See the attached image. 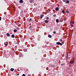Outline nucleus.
Masks as SVG:
<instances>
[{
	"mask_svg": "<svg viewBox=\"0 0 76 76\" xmlns=\"http://www.w3.org/2000/svg\"><path fill=\"white\" fill-rule=\"evenodd\" d=\"M14 53H15V51H14Z\"/></svg>",
	"mask_w": 76,
	"mask_h": 76,
	"instance_id": "37",
	"label": "nucleus"
},
{
	"mask_svg": "<svg viewBox=\"0 0 76 76\" xmlns=\"http://www.w3.org/2000/svg\"><path fill=\"white\" fill-rule=\"evenodd\" d=\"M72 24H73V23H74V22H72Z\"/></svg>",
	"mask_w": 76,
	"mask_h": 76,
	"instance_id": "34",
	"label": "nucleus"
},
{
	"mask_svg": "<svg viewBox=\"0 0 76 76\" xmlns=\"http://www.w3.org/2000/svg\"><path fill=\"white\" fill-rule=\"evenodd\" d=\"M23 0H20L19 1V3H23Z\"/></svg>",
	"mask_w": 76,
	"mask_h": 76,
	"instance_id": "3",
	"label": "nucleus"
},
{
	"mask_svg": "<svg viewBox=\"0 0 76 76\" xmlns=\"http://www.w3.org/2000/svg\"><path fill=\"white\" fill-rule=\"evenodd\" d=\"M11 37L12 38H15V35L12 34L11 35Z\"/></svg>",
	"mask_w": 76,
	"mask_h": 76,
	"instance_id": "9",
	"label": "nucleus"
},
{
	"mask_svg": "<svg viewBox=\"0 0 76 76\" xmlns=\"http://www.w3.org/2000/svg\"><path fill=\"white\" fill-rule=\"evenodd\" d=\"M63 18H61L60 19V21L61 22H63Z\"/></svg>",
	"mask_w": 76,
	"mask_h": 76,
	"instance_id": "6",
	"label": "nucleus"
},
{
	"mask_svg": "<svg viewBox=\"0 0 76 76\" xmlns=\"http://www.w3.org/2000/svg\"><path fill=\"white\" fill-rule=\"evenodd\" d=\"M44 16V15L42 14L40 16V19H42V17H43V16Z\"/></svg>",
	"mask_w": 76,
	"mask_h": 76,
	"instance_id": "8",
	"label": "nucleus"
},
{
	"mask_svg": "<svg viewBox=\"0 0 76 76\" xmlns=\"http://www.w3.org/2000/svg\"><path fill=\"white\" fill-rule=\"evenodd\" d=\"M1 20V17H0V21Z\"/></svg>",
	"mask_w": 76,
	"mask_h": 76,
	"instance_id": "29",
	"label": "nucleus"
},
{
	"mask_svg": "<svg viewBox=\"0 0 76 76\" xmlns=\"http://www.w3.org/2000/svg\"><path fill=\"white\" fill-rule=\"evenodd\" d=\"M10 70L11 71H12V72H13V71L14 70V69L13 68H11L10 69Z\"/></svg>",
	"mask_w": 76,
	"mask_h": 76,
	"instance_id": "15",
	"label": "nucleus"
},
{
	"mask_svg": "<svg viewBox=\"0 0 76 76\" xmlns=\"http://www.w3.org/2000/svg\"><path fill=\"white\" fill-rule=\"evenodd\" d=\"M62 13H65V11H64V10H62Z\"/></svg>",
	"mask_w": 76,
	"mask_h": 76,
	"instance_id": "19",
	"label": "nucleus"
},
{
	"mask_svg": "<svg viewBox=\"0 0 76 76\" xmlns=\"http://www.w3.org/2000/svg\"><path fill=\"white\" fill-rule=\"evenodd\" d=\"M7 37H9V36H10V34L9 33H7Z\"/></svg>",
	"mask_w": 76,
	"mask_h": 76,
	"instance_id": "16",
	"label": "nucleus"
},
{
	"mask_svg": "<svg viewBox=\"0 0 76 76\" xmlns=\"http://www.w3.org/2000/svg\"><path fill=\"white\" fill-rule=\"evenodd\" d=\"M20 28H17V29L18 30L20 29Z\"/></svg>",
	"mask_w": 76,
	"mask_h": 76,
	"instance_id": "32",
	"label": "nucleus"
},
{
	"mask_svg": "<svg viewBox=\"0 0 76 76\" xmlns=\"http://www.w3.org/2000/svg\"><path fill=\"white\" fill-rule=\"evenodd\" d=\"M59 40H60V42H62V41H63V40H62V39H60Z\"/></svg>",
	"mask_w": 76,
	"mask_h": 76,
	"instance_id": "23",
	"label": "nucleus"
},
{
	"mask_svg": "<svg viewBox=\"0 0 76 76\" xmlns=\"http://www.w3.org/2000/svg\"><path fill=\"white\" fill-rule=\"evenodd\" d=\"M7 44H8V42H5L4 43V45H5L6 46H7Z\"/></svg>",
	"mask_w": 76,
	"mask_h": 76,
	"instance_id": "2",
	"label": "nucleus"
},
{
	"mask_svg": "<svg viewBox=\"0 0 76 76\" xmlns=\"http://www.w3.org/2000/svg\"><path fill=\"white\" fill-rule=\"evenodd\" d=\"M14 32H17V29H15L14 30Z\"/></svg>",
	"mask_w": 76,
	"mask_h": 76,
	"instance_id": "18",
	"label": "nucleus"
},
{
	"mask_svg": "<svg viewBox=\"0 0 76 76\" xmlns=\"http://www.w3.org/2000/svg\"><path fill=\"white\" fill-rule=\"evenodd\" d=\"M48 37H49V38H51V37H52V36L51 35H48Z\"/></svg>",
	"mask_w": 76,
	"mask_h": 76,
	"instance_id": "14",
	"label": "nucleus"
},
{
	"mask_svg": "<svg viewBox=\"0 0 76 76\" xmlns=\"http://www.w3.org/2000/svg\"><path fill=\"white\" fill-rule=\"evenodd\" d=\"M49 19V18L48 17H47V18H46V19L48 20Z\"/></svg>",
	"mask_w": 76,
	"mask_h": 76,
	"instance_id": "25",
	"label": "nucleus"
},
{
	"mask_svg": "<svg viewBox=\"0 0 76 76\" xmlns=\"http://www.w3.org/2000/svg\"><path fill=\"white\" fill-rule=\"evenodd\" d=\"M57 45H63V44H62L60 42H57L56 43Z\"/></svg>",
	"mask_w": 76,
	"mask_h": 76,
	"instance_id": "1",
	"label": "nucleus"
},
{
	"mask_svg": "<svg viewBox=\"0 0 76 76\" xmlns=\"http://www.w3.org/2000/svg\"><path fill=\"white\" fill-rule=\"evenodd\" d=\"M32 21H33V20H32V19L30 18L29 19V22H32Z\"/></svg>",
	"mask_w": 76,
	"mask_h": 76,
	"instance_id": "5",
	"label": "nucleus"
},
{
	"mask_svg": "<svg viewBox=\"0 0 76 76\" xmlns=\"http://www.w3.org/2000/svg\"><path fill=\"white\" fill-rule=\"evenodd\" d=\"M23 51L24 52H26V51H27V50H26V49H23Z\"/></svg>",
	"mask_w": 76,
	"mask_h": 76,
	"instance_id": "10",
	"label": "nucleus"
},
{
	"mask_svg": "<svg viewBox=\"0 0 76 76\" xmlns=\"http://www.w3.org/2000/svg\"><path fill=\"white\" fill-rule=\"evenodd\" d=\"M66 12L67 13H69V11H67Z\"/></svg>",
	"mask_w": 76,
	"mask_h": 76,
	"instance_id": "24",
	"label": "nucleus"
},
{
	"mask_svg": "<svg viewBox=\"0 0 76 76\" xmlns=\"http://www.w3.org/2000/svg\"><path fill=\"white\" fill-rule=\"evenodd\" d=\"M22 76H26L25 74H23L22 75Z\"/></svg>",
	"mask_w": 76,
	"mask_h": 76,
	"instance_id": "28",
	"label": "nucleus"
},
{
	"mask_svg": "<svg viewBox=\"0 0 76 76\" xmlns=\"http://www.w3.org/2000/svg\"><path fill=\"white\" fill-rule=\"evenodd\" d=\"M72 23V22H71V23H70V24H71ZM71 26H72V27H73V25L72 24H71Z\"/></svg>",
	"mask_w": 76,
	"mask_h": 76,
	"instance_id": "21",
	"label": "nucleus"
},
{
	"mask_svg": "<svg viewBox=\"0 0 76 76\" xmlns=\"http://www.w3.org/2000/svg\"><path fill=\"white\" fill-rule=\"evenodd\" d=\"M32 28V26H30L29 27V29H31V28Z\"/></svg>",
	"mask_w": 76,
	"mask_h": 76,
	"instance_id": "31",
	"label": "nucleus"
},
{
	"mask_svg": "<svg viewBox=\"0 0 76 76\" xmlns=\"http://www.w3.org/2000/svg\"><path fill=\"white\" fill-rule=\"evenodd\" d=\"M61 66H63V64H61Z\"/></svg>",
	"mask_w": 76,
	"mask_h": 76,
	"instance_id": "35",
	"label": "nucleus"
},
{
	"mask_svg": "<svg viewBox=\"0 0 76 76\" xmlns=\"http://www.w3.org/2000/svg\"><path fill=\"white\" fill-rule=\"evenodd\" d=\"M17 75V76H19V74H18Z\"/></svg>",
	"mask_w": 76,
	"mask_h": 76,
	"instance_id": "33",
	"label": "nucleus"
},
{
	"mask_svg": "<svg viewBox=\"0 0 76 76\" xmlns=\"http://www.w3.org/2000/svg\"><path fill=\"white\" fill-rule=\"evenodd\" d=\"M53 67H55V66H54Z\"/></svg>",
	"mask_w": 76,
	"mask_h": 76,
	"instance_id": "36",
	"label": "nucleus"
},
{
	"mask_svg": "<svg viewBox=\"0 0 76 76\" xmlns=\"http://www.w3.org/2000/svg\"><path fill=\"white\" fill-rule=\"evenodd\" d=\"M30 3H32V2H33V0H30L29 1Z\"/></svg>",
	"mask_w": 76,
	"mask_h": 76,
	"instance_id": "13",
	"label": "nucleus"
},
{
	"mask_svg": "<svg viewBox=\"0 0 76 76\" xmlns=\"http://www.w3.org/2000/svg\"><path fill=\"white\" fill-rule=\"evenodd\" d=\"M56 22H57V23H58V22H59V20H58V19H57L56 20Z\"/></svg>",
	"mask_w": 76,
	"mask_h": 76,
	"instance_id": "12",
	"label": "nucleus"
},
{
	"mask_svg": "<svg viewBox=\"0 0 76 76\" xmlns=\"http://www.w3.org/2000/svg\"><path fill=\"white\" fill-rule=\"evenodd\" d=\"M64 2H65L66 1V0H63Z\"/></svg>",
	"mask_w": 76,
	"mask_h": 76,
	"instance_id": "30",
	"label": "nucleus"
},
{
	"mask_svg": "<svg viewBox=\"0 0 76 76\" xmlns=\"http://www.w3.org/2000/svg\"><path fill=\"white\" fill-rule=\"evenodd\" d=\"M45 22L46 23H48V20H46L45 21Z\"/></svg>",
	"mask_w": 76,
	"mask_h": 76,
	"instance_id": "7",
	"label": "nucleus"
},
{
	"mask_svg": "<svg viewBox=\"0 0 76 76\" xmlns=\"http://www.w3.org/2000/svg\"><path fill=\"white\" fill-rule=\"evenodd\" d=\"M70 63H71V64H72L73 63V62H72V61H70Z\"/></svg>",
	"mask_w": 76,
	"mask_h": 76,
	"instance_id": "20",
	"label": "nucleus"
},
{
	"mask_svg": "<svg viewBox=\"0 0 76 76\" xmlns=\"http://www.w3.org/2000/svg\"><path fill=\"white\" fill-rule=\"evenodd\" d=\"M53 34H56V31H53Z\"/></svg>",
	"mask_w": 76,
	"mask_h": 76,
	"instance_id": "27",
	"label": "nucleus"
},
{
	"mask_svg": "<svg viewBox=\"0 0 76 76\" xmlns=\"http://www.w3.org/2000/svg\"><path fill=\"white\" fill-rule=\"evenodd\" d=\"M68 54H67V55L66 60H67V59H68Z\"/></svg>",
	"mask_w": 76,
	"mask_h": 76,
	"instance_id": "17",
	"label": "nucleus"
},
{
	"mask_svg": "<svg viewBox=\"0 0 76 76\" xmlns=\"http://www.w3.org/2000/svg\"><path fill=\"white\" fill-rule=\"evenodd\" d=\"M59 10V8L58 7H57L55 8V10H56V11H58V10Z\"/></svg>",
	"mask_w": 76,
	"mask_h": 76,
	"instance_id": "4",
	"label": "nucleus"
},
{
	"mask_svg": "<svg viewBox=\"0 0 76 76\" xmlns=\"http://www.w3.org/2000/svg\"><path fill=\"white\" fill-rule=\"evenodd\" d=\"M15 50H16L17 49V46H15Z\"/></svg>",
	"mask_w": 76,
	"mask_h": 76,
	"instance_id": "22",
	"label": "nucleus"
},
{
	"mask_svg": "<svg viewBox=\"0 0 76 76\" xmlns=\"http://www.w3.org/2000/svg\"><path fill=\"white\" fill-rule=\"evenodd\" d=\"M69 3V1L68 0H67L65 3Z\"/></svg>",
	"mask_w": 76,
	"mask_h": 76,
	"instance_id": "11",
	"label": "nucleus"
},
{
	"mask_svg": "<svg viewBox=\"0 0 76 76\" xmlns=\"http://www.w3.org/2000/svg\"><path fill=\"white\" fill-rule=\"evenodd\" d=\"M53 16L54 17H56V15H53Z\"/></svg>",
	"mask_w": 76,
	"mask_h": 76,
	"instance_id": "26",
	"label": "nucleus"
}]
</instances>
